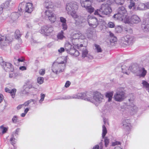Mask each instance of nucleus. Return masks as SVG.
I'll use <instances>...</instances> for the list:
<instances>
[{
  "label": "nucleus",
  "mask_w": 149,
  "mask_h": 149,
  "mask_svg": "<svg viewBox=\"0 0 149 149\" xmlns=\"http://www.w3.org/2000/svg\"><path fill=\"white\" fill-rule=\"evenodd\" d=\"M58 60H61L60 62H54L52 67L53 72L56 74H58L63 72L65 67V63L66 62V57H63L59 58Z\"/></svg>",
  "instance_id": "nucleus-1"
},
{
  "label": "nucleus",
  "mask_w": 149,
  "mask_h": 149,
  "mask_svg": "<svg viewBox=\"0 0 149 149\" xmlns=\"http://www.w3.org/2000/svg\"><path fill=\"white\" fill-rule=\"evenodd\" d=\"M127 16L125 8L123 6H121L118 8L117 10V13L114 14L113 17L115 20H118L124 22Z\"/></svg>",
  "instance_id": "nucleus-2"
},
{
  "label": "nucleus",
  "mask_w": 149,
  "mask_h": 149,
  "mask_svg": "<svg viewBox=\"0 0 149 149\" xmlns=\"http://www.w3.org/2000/svg\"><path fill=\"white\" fill-rule=\"evenodd\" d=\"M112 12V10L110 6L107 3L102 4L101 6L100 9L95 10L94 14L102 17V15H107L110 14Z\"/></svg>",
  "instance_id": "nucleus-3"
},
{
  "label": "nucleus",
  "mask_w": 149,
  "mask_h": 149,
  "mask_svg": "<svg viewBox=\"0 0 149 149\" xmlns=\"http://www.w3.org/2000/svg\"><path fill=\"white\" fill-rule=\"evenodd\" d=\"M91 93H78L76 95L72 96L68 95L63 98V99L68 100L72 98H82L91 102V100L93 98Z\"/></svg>",
  "instance_id": "nucleus-4"
},
{
  "label": "nucleus",
  "mask_w": 149,
  "mask_h": 149,
  "mask_svg": "<svg viewBox=\"0 0 149 149\" xmlns=\"http://www.w3.org/2000/svg\"><path fill=\"white\" fill-rule=\"evenodd\" d=\"M78 8V6L75 3L71 2L66 5V9L67 13L70 15L72 17H77L76 10Z\"/></svg>",
  "instance_id": "nucleus-5"
},
{
  "label": "nucleus",
  "mask_w": 149,
  "mask_h": 149,
  "mask_svg": "<svg viewBox=\"0 0 149 149\" xmlns=\"http://www.w3.org/2000/svg\"><path fill=\"white\" fill-rule=\"evenodd\" d=\"M72 42L75 47L79 45L78 43L82 42V41L86 38L84 34L80 32L73 33L72 35Z\"/></svg>",
  "instance_id": "nucleus-6"
},
{
  "label": "nucleus",
  "mask_w": 149,
  "mask_h": 149,
  "mask_svg": "<svg viewBox=\"0 0 149 149\" xmlns=\"http://www.w3.org/2000/svg\"><path fill=\"white\" fill-rule=\"evenodd\" d=\"M103 100V96L100 92L97 91L93 93V98L91 100V102L97 106Z\"/></svg>",
  "instance_id": "nucleus-7"
},
{
  "label": "nucleus",
  "mask_w": 149,
  "mask_h": 149,
  "mask_svg": "<svg viewBox=\"0 0 149 149\" xmlns=\"http://www.w3.org/2000/svg\"><path fill=\"white\" fill-rule=\"evenodd\" d=\"M92 1L93 0H80L81 6L85 8L90 13L93 12L94 10V8L91 6Z\"/></svg>",
  "instance_id": "nucleus-8"
},
{
  "label": "nucleus",
  "mask_w": 149,
  "mask_h": 149,
  "mask_svg": "<svg viewBox=\"0 0 149 149\" xmlns=\"http://www.w3.org/2000/svg\"><path fill=\"white\" fill-rule=\"evenodd\" d=\"M125 98V93L124 88H118L117 92L113 96L115 100L118 102H121Z\"/></svg>",
  "instance_id": "nucleus-9"
},
{
  "label": "nucleus",
  "mask_w": 149,
  "mask_h": 149,
  "mask_svg": "<svg viewBox=\"0 0 149 149\" xmlns=\"http://www.w3.org/2000/svg\"><path fill=\"white\" fill-rule=\"evenodd\" d=\"M65 50L68 53H69L71 55H74L76 56H78L79 54V52L75 49L68 42L65 43Z\"/></svg>",
  "instance_id": "nucleus-10"
},
{
  "label": "nucleus",
  "mask_w": 149,
  "mask_h": 149,
  "mask_svg": "<svg viewBox=\"0 0 149 149\" xmlns=\"http://www.w3.org/2000/svg\"><path fill=\"white\" fill-rule=\"evenodd\" d=\"M87 21L89 25L93 28H96L99 24V21L97 18L91 15L88 16Z\"/></svg>",
  "instance_id": "nucleus-11"
},
{
  "label": "nucleus",
  "mask_w": 149,
  "mask_h": 149,
  "mask_svg": "<svg viewBox=\"0 0 149 149\" xmlns=\"http://www.w3.org/2000/svg\"><path fill=\"white\" fill-rule=\"evenodd\" d=\"M126 20L124 23L126 24H138L141 21V20L139 17L136 15H133L131 16L130 18L128 16L126 17Z\"/></svg>",
  "instance_id": "nucleus-12"
},
{
  "label": "nucleus",
  "mask_w": 149,
  "mask_h": 149,
  "mask_svg": "<svg viewBox=\"0 0 149 149\" xmlns=\"http://www.w3.org/2000/svg\"><path fill=\"white\" fill-rule=\"evenodd\" d=\"M45 14V17L48 18L51 23H54L56 21V16L52 11L49 10H47Z\"/></svg>",
  "instance_id": "nucleus-13"
},
{
  "label": "nucleus",
  "mask_w": 149,
  "mask_h": 149,
  "mask_svg": "<svg viewBox=\"0 0 149 149\" xmlns=\"http://www.w3.org/2000/svg\"><path fill=\"white\" fill-rule=\"evenodd\" d=\"M53 31V28L51 26L45 25L42 26L40 30L42 34L46 36L49 35Z\"/></svg>",
  "instance_id": "nucleus-14"
},
{
  "label": "nucleus",
  "mask_w": 149,
  "mask_h": 149,
  "mask_svg": "<svg viewBox=\"0 0 149 149\" xmlns=\"http://www.w3.org/2000/svg\"><path fill=\"white\" fill-rule=\"evenodd\" d=\"M122 42L124 44L127 45L131 44L134 41V37L130 35L123 37L122 38Z\"/></svg>",
  "instance_id": "nucleus-15"
},
{
  "label": "nucleus",
  "mask_w": 149,
  "mask_h": 149,
  "mask_svg": "<svg viewBox=\"0 0 149 149\" xmlns=\"http://www.w3.org/2000/svg\"><path fill=\"white\" fill-rule=\"evenodd\" d=\"M11 41V39L5 36L0 35V47H1L7 45Z\"/></svg>",
  "instance_id": "nucleus-16"
},
{
  "label": "nucleus",
  "mask_w": 149,
  "mask_h": 149,
  "mask_svg": "<svg viewBox=\"0 0 149 149\" xmlns=\"http://www.w3.org/2000/svg\"><path fill=\"white\" fill-rule=\"evenodd\" d=\"M0 64L6 71H13V65L10 63L2 61Z\"/></svg>",
  "instance_id": "nucleus-17"
},
{
  "label": "nucleus",
  "mask_w": 149,
  "mask_h": 149,
  "mask_svg": "<svg viewBox=\"0 0 149 149\" xmlns=\"http://www.w3.org/2000/svg\"><path fill=\"white\" fill-rule=\"evenodd\" d=\"M76 48H77L81 52L82 57L84 58L87 57L88 54V51L87 50L86 46H84L82 44H80L77 46Z\"/></svg>",
  "instance_id": "nucleus-18"
},
{
  "label": "nucleus",
  "mask_w": 149,
  "mask_h": 149,
  "mask_svg": "<svg viewBox=\"0 0 149 149\" xmlns=\"http://www.w3.org/2000/svg\"><path fill=\"white\" fill-rule=\"evenodd\" d=\"M136 75L140 77H144L147 73V71L143 68H139L136 72Z\"/></svg>",
  "instance_id": "nucleus-19"
},
{
  "label": "nucleus",
  "mask_w": 149,
  "mask_h": 149,
  "mask_svg": "<svg viewBox=\"0 0 149 149\" xmlns=\"http://www.w3.org/2000/svg\"><path fill=\"white\" fill-rule=\"evenodd\" d=\"M73 18L75 19V24L77 25H79L82 23L85 22L86 21L84 17L78 16L77 14V17Z\"/></svg>",
  "instance_id": "nucleus-20"
},
{
  "label": "nucleus",
  "mask_w": 149,
  "mask_h": 149,
  "mask_svg": "<svg viewBox=\"0 0 149 149\" xmlns=\"http://www.w3.org/2000/svg\"><path fill=\"white\" fill-rule=\"evenodd\" d=\"M45 7L47 9H52L54 7V5L51 0H45L43 3Z\"/></svg>",
  "instance_id": "nucleus-21"
},
{
  "label": "nucleus",
  "mask_w": 149,
  "mask_h": 149,
  "mask_svg": "<svg viewBox=\"0 0 149 149\" xmlns=\"http://www.w3.org/2000/svg\"><path fill=\"white\" fill-rule=\"evenodd\" d=\"M33 6L32 3H28L26 4L25 8V10L26 12L31 13L33 11Z\"/></svg>",
  "instance_id": "nucleus-22"
},
{
  "label": "nucleus",
  "mask_w": 149,
  "mask_h": 149,
  "mask_svg": "<svg viewBox=\"0 0 149 149\" xmlns=\"http://www.w3.org/2000/svg\"><path fill=\"white\" fill-rule=\"evenodd\" d=\"M123 124L124 127L127 130H130L131 127L130 121L128 119L124 120L123 121Z\"/></svg>",
  "instance_id": "nucleus-23"
},
{
  "label": "nucleus",
  "mask_w": 149,
  "mask_h": 149,
  "mask_svg": "<svg viewBox=\"0 0 149 149\" xmlns=\"http://www.w3.org/2000/svg\"><path fill=\"white\" fill-rule=\"evenodd\" d=\"M60 22H61V26L62 29L64 30H67L68 28V26L66 23V20L65 18L63 17H60Z\"/></svg>",
  "instance_id": "nucleus-24"
},
{
  "label": "nucleus",
  "mask_w": 149,
  "mask_h": 149,
  "mask_svg": "<svg viewBox=\"0 0 149 149\" xmlns=\"http://www.w3.org/2000/svg\"><path fill=\"white\" fill-rule=\"evenodd\" d=\"M20 15L21 14H19L18 12H14L12 13L11 15V22H14L16 21Z\"/></svg>",
  "instance_id": "nucleus-25"
},
{
  "label": "nucleus",
  "mask_w": 149,
  "mask_h": 149,
  "mask_svg": "<svg viewBox=\"0 0 149 149\" xmlns=\"http://www.w3.org/2000/svg\"><path fill=\"white\" fill-rule=\"evenodd\" d=\"M5 90L6 92L10 93L13 98H14L17 91L15 88H13L10 90L8 88H6Z\"/></svg>",
  "instance_id": "nucleus-26"
},
{
  "label": "nucleus",
  "mask_w": 149,
  "mask_h": 149,
  "mask_svg": "<svg viewBox=\"0 0 149 149\" xmlns=\"http://www.w3.org/2000/svg\"><path fill=\"white\" fill-rule=\"evenodd\" d=\"M145 4L138 2L136 5V10H143L146 9Z\"/></svg>",
  "instance_id": "nucleus-27"
},
{
  "label": "nucleus",
  "mask_w": 149,
  "mask_h": 149,
  "mask_svg": "<svg viewBox=\"0 0 149 149\" xmlns=\"http://www.w3.org/2000/svg\"><path fill=\"white\" fill-rule=\"evenodd\" d=\"M142 27L144 31H149V20H146L144 23L142 25Z\"/></svg>",
  "instance_id": "nucleus-28"
},
{
  "label": "nucleus",
  "mask_w": 149,
  "mask_h": 149,
  "mask_svg": "<svg viewBox=\"0 0 149 149\" xmlns=\"http://www.w3.org/2000/svg\"><path fill=\"white\" fill-rule=\"evenodd\" d=\"M129 3L128 6L129 8L132 10H136V5H135L133 0L130 1Z\"/></svg>",
  "instance_id": "nucleus-29"
},
{
  "label": "nucleus",
  "mask_w": 149,
  "mask_h": 149,
  "mask_svg": "<svg viewBox=\"0 0 149 149\" xmlns=\"http://www.w3.org/2000/svg\"><path fill=\"white\" fill-rule=\"evenodd\" d=\"M64 33L63 31L61 30L57 35V38L59 40H62L65 38V36H64Z\"/></svg>",
  "instance_id": "nucleus-30"
},
{
  "label": "nucleus",
  "mask_w": 149,
  "mask_h": 149,
  "mask_svg": "<svg viewBox=\"0 0 149 149\" xmlns=\"http://www.w3.org/2000/svg\"><path fill=\"white\" fill-rule=\"evenodd\" d=\"M142 84L143 85V87L146 88L147 89V90H148L149 92V84L146 81L143 80L142 81Z\"/></svg>",
  "instance_id": "nucleus-31"
},
{
  "label": "nucleus",
  "mask_w": 149,
  "mask_h": 149,
  "mask_svg": "<svg viewBox=\"0 0 149 149\" xmlns=\"http://www.w3.org/2000/svg\"><path fill=\"white\" fill-rule=\"evenodd\" d=\"M113 95V92L107 93L106 94V97L108 98V101L109 102L111 101L112 98V96Z\"/></svg>",
  "instance_id": "nucleus-32"
},
{
  "label": "nucleus",
  "mask_w": 149,
  "mask_h": 149,
  "mask_svg": "<svg viewBox=\"0 0 149 149\" xmlns=\"http://www.w3.org/2000/svg\"><path fill=\"white\" fill-rule=\"evenodd\" d=\"M7 130V129L3 126L0 127V135L3 134L5 133Z\"/></svg>",
  "instance_id": "nucleus-33"
},
{
  "label": "nucleus",
  "mask_w": 149,
  "mask_h": 149,
  "mask_svg": "<svg viewBox=\"0 0 149 149\" xmlns=\"http://www.w3.org/2000/svg\"><path fill=\"white\" fill-rule=\"evenodd\" d=\"M94 46L95 47V49L96 50L97 52H102V50L100 45L96 44H95Z\"/></svg>",
  "instance_id": "nucleus-34"
},
{
  "label": "nucleus",
  "mask_w": 149,
  "mask_h": 149,
  "mask_svg": "<svg viewBox=\"0 0 149 149\" xmlns=\"http://www.w3.org/2000/svg\"><path fill=\"white\" fill-rule=\"evenodd\" d=\"M103 145L102 142L100 143L99 145H96L94 146L93 149H102L103 148Z\"/></svg>",
  "instance_id": "nucleus-35"
},
{
  "label": "nucleus",
  "mask_w": 149,
  "mask_h": 149,
  "mask_svg": "<svg viewBox=\"0 0 149 149\" xmlns=\"http://www.w3.org/2000/svg\"><path fill=\"white\" fill-rule=\"evenodd\" d=\"M107 129L104 125L102 126V137L103 138L107 133Z\"/></svg>",
  "instance_id": "nucleus-36"
},
{
  "label": "nucleus",
  "mask_w": 149,
  "mask_h": 149,
  "mask_svg": "<svg viewBox=\"0 0 149 149\" xmlns=\"http://www.w3.org/2000/svg\"><path fill=\"white\" fill-rule=\"evenodd\" d=\"M124 2V0H114L113 3L115 2L118 5H122L123 4Z\"/></svg>",
  "instance_id": "nucleus-37"
},
{
  "label": "nucleus",
  "mask_w": 149,
  "mask_h": 149,
  "mask_svg": "<svg viewBox=\"0 0 149 149\" xmlns=\"http://www.w3.org/2000/svg\"><path fill=\"white\" fill-rule=\"evenodd\" d=\"M44 79L43 77H38L37 78V82L39 84H41L44 82Z\"/></svg>",
  "instance_id": "nucleus-38"
},
{
  "label": "nucleus",
  "mask_w": 149,
  "mask_h": 149,
  "mask_svg": "<svg viewBox=\"0 0 149 149\" xmlns=\"http://www.w3.org/2000/svg\"><path fill=\"white\" fill-rule=\"evenodd\" d=\"M35 101V100L34 99H30L24 102V104H23V106L24 105L25 106H28L31 102H34Z\"/></svg>",
  "instance_id": "nucleus-39"
},
{
  "label": "nucleus",
  "mask_w": 149,
  "mask_h": 149,
  "mask_svg": "<svg viewBox=\"0 0 149 149\" xmlns=\"http://www.w3.org/2000/svg\"><path fill=\"white\" fill-rule=\"evenodd\" d=\"M14 0H7L4 4V8H6L9 6L10 3L11 1H13Z\"/></svg>",
  "instance_id": "nucleus-40"
},
{
  "label": "nucleus",
  "mask_w": 149,
  "mask_h": 149,
  "mask_svg": "<svg viewBox=\"0 0 149 149\" xmlns=\"http://www.w3.org/2000/svg\"><path fill=\"white\" fill-rule=\"evenodd\" d=\"M116 31L118 33L121 32L123 30V27L122 26H118L115 28Z\"/></svg>",
  "instance_id": "nucleus-41"
},
{
  "label": "nucleus",
  "mask_w": 149,
  "mask_h": 149,
  "mask_svg": "<svg viewBox=\"0 0 149 149\" xmlns=\"http://www.w3.org/2000/svg\"><path fill=\"white\" fill-rule=\"evenodd\" d=\"M15 38L18 39L20 37L19 31V30H17L15 32Z\"/></svg>",
  "instance_id": "nucleus-42"
},
{
  "label": "nucleus",
  "mask_w": 149,
  "mask_h": 149,
  "mask_svg": "<svg viewBox=\"0 0 149 149\" xmlns=\"http://www.w3.org/2000/svg\"><path fill=\"white\" fill-rule=\"evenodd\" d=\"M10 141L12 145H13L15 144L16 141V140L14 138L13 136L10 139Z\"/></svg>",
  "instance_id": "nucleus-43"
},
{
  "label": "nucleus",
  "mask_w": 149,
  "mask_h": 149,
  "mask_svg": "<svg viewBox=\"0 0 149 149\" xmlns=\"http://www.w3.org/2000/svg\"><path fill=\"white\" fill-rule=\"evenodd\" d=\"M110 40L111 42H114L116 41L117 38L116 37L112 36L110 37Z\"/></svg>",
  "instance_id": "nucleus-44"
},
{
  "label": "nucleus",
  "mask_w": 149,
  "mask_h": 149,
  "mask_svg": "<svg viewBox=\"0 0 149 149\" xmlns=\"http://www.w3.org/2000/svg\"><path fill=\"white\" fill-rule=\"evenodd\" d=\"M17 74L16 73H11L9 74V77L11 78H15L17 77Z\"/></svg>",
  "instance_id": "nucleus-45"
},
{
  "label": "nucleus",
  "mask_w": 149,
  "mask_h": 149,
  "mask_svg": "<svg viewBox=\"0 0 149 149\" xmlns=\"http://www.w3.org/2000/svg\"><path fill=\"white\" fill-rule=\"evenodd\" d=\"M108 27L109 28H113L115 26V24L114 23L112 22H109L107 24Z\"/></svg>",
  "instance_id": "nucleus-46"
},
{
  "label": "nucleus",
  "mask_w": 149,
  "mask_h": 149,
  "mask_svg": "<svg viewBox=\"0 0 149 149\" xmlns=\"http://www.w3.org/2000/svg\"><path fill=\"white\" fill-rule=\"evenodd\" d=\"M45 95L44 94L41 93L40 94V99L39 100V103H41L44 100Z\"/></svg>",
  "instance_id": "nucleus-47"
},
{
  "label": "nucleus",
  "mask_w": 149,
  "mask_h": 149,
  "mask_svg": "<svg viewBox=\"0 0 149 149\" xmlns=\"http://www.w3.org/2000/svg\"><path fill=\"white\" fill-rule=\"evenodd\" d=\"M104 143H105V146L106 147H107L108 146V145L109 143V139H108L107 137H105L104 138Z\"/></svg>",
  "instance_id": "nucleus-48"
},
{
  "label": "nucleus",
  "mask_w": 149,
  "mask_h": 149,
  "mask_svg": "<svg viewBox=\"0 0 149 149\" xmlns=\"http://www.w3.org/2000/svg\"><path fill=\"white\" fill-rule=\"evenodd\" d=\"M120 143L119 142L115 141L112 142V145L113 146H116L120 145Z\"/></svg>",
  "instance_id": "nucleus-49"
},
{
  "label": "nucleus",
  "mask_w": 149,
  "mask_h": 149,
  "mask_svg": "<svg viewBox=\"0 0 149 149\" xmlns=\"http://www.w3.org/2000/svg\"><path fill=\"white\" fill-rule=\"evenodd\" d=\"M45 70L44 69H41L39 71V73L40 75H43L45 73Z\"/></svg>",
  "instance_id": "nucleus-50"
},
{
  "label": "nucleus",
  "mask_w": 149,
  "mask_h": 149,
  "mask_svg": "<svg viewBox=\"0 0 149 149\" xmlns=\"http://www.w3.org/2000/svg\"><path fill=\"white\" fill-rule=\"evenodd\" d=\"M17 117L16 116H14L12 119V121L13 123H15L17 121Z\"/></svg>",
  "instance_id": "nucleus-51"
},
{
  "label": "nucleus",
  "mask_w": 149,
  "mask_h": 149,
  "mask_svg": "<svg viewBox=\"0 0 149 149\" xmlns=\"http://www.w3.org/2000/svg\"><path fill=\"white\" fill-rule=\"evenodd\" d=\"M137 107L135 106H133L132 107L131 110L133 111H136L137 110Z\"/></svg>",
  "instance_id": "nucleus-52"
},
{
  "label": "nucleus",
  "mask_w": 149,
  "mask_h": 149,
  "mask_svg": "<svg viewBox=\"0 0 149 149\" xmlns=\"http://www.w3.org/2000/svg\"><path fill=\"white\" fill-rule=\"evenodd\" d=\"M65 50V49L64 48L61 47L58 50V51L59 53H61L64 52Z\"/></svg>",
  "instance_id": "nucleus-53"
},
{
  "label": "nucleus",
  "mask_w": 149,
  "mask_h": 149,
  "mask_svg": "<svg viewBox=\"0 0 149 149\" xmlns=\"http://www.w3.org/2000/svg\"><path fill=\"white\" fill-rule=\"evenodd\" d=\"M70 84V82L69 81H67L65 84V86L66 88L68 87Z\"/></svg>",
  "instance_id": "nucleus-54"
},
{
  "label": "nucleus",
  "mask_w": 149,
  "mask_h": 149,
  "mask_svg": "<svg viewBox=\"0 0 149 149\" xmlns=\"http://www.w3.org/2000/svg\"><path fill=\"white\" fill-rule=\"evenodd\" d=\"M3 100V96L1 94H0V103Z\"/></svg>",
  "instance_id": "nucleus-55"
},
{
  "label": "nucleus",
  "mask_w": 149,
  "mask_h": 149,
  "mask_svg": "<svg viewBox=\"0 0 149 149\" xmlns=\"http://www.w3.org/2000/svg\"><path fill=\"white\" fill-rule=\"evenodd\" d=\"M23 104L19 105L17 107V108L18 110H19L20 109H21L23 107Z\"/></svg>",
  "instance_id": "nucleus-56"
},
{
  "label": "nucleus",
  "mask_w": 149,
  "mask_h": 149,
  "mask_svg": "<svg viewBox=\"0 0 149 149\" xmlns=\"http://www.w3.org/2000/svg\"><path fill=\"white\" fill-rule=\"evenodd\" d=\"M19 69L22 70H24L26 69V68L24 66H23L20 67L19 68Z\"/></svg>",
  "instance_id": "nucleus-57"
},
{
  "label": "nucleus",
  "mask_w": 149,
  "mask_h": 149,
  "mask_svg": "<svg viewBox=\"0 0 149 149\" xmlns=\"http://www.w3.org/2000/svg\"><path fill=\"white\" fill-rule=\"evenodd\" d=\"M146 9H149V2H148L146 3Z\"/></svg>",
  "instance_id": "nucleus-58"
},
{
  "label": "nucleus",
  "mask_w": 149,
  "mask_h": 149,
  "mask_svg": "<svg viewBox=\"0 0 149 149\" xmlns=\"http://www.w3.org/2000/svg\"><path fill=\"white\" fill-rule=\"evenodd\" d=\"M122 71L123 73H125L126 74H127V75H128L129 74V73L128 72L125 71V70H123V68H122Z\"/></svg>",
  "instance_id": "nucleus-59"
},
{
  "label": "nucleus",
  "mask_w": 149,
  "mask_h": 149,
  "mask_svg": "<svg viewBox=\"0 0 149 149\" xmlns=\"http://www.w3.org/2000/svg\"><path fill=\"white\" fill-rule=\"evenodd\" d=\"M22 10H23L21 8H19V12L18 13H19V14H21V15L22 14V13L21 12H22Z\"/></svg>",
  "instance_id": "nucleus-60"
},
{
  "label": "nucleus",
  "mask_w": 149,
  "mask_h": 149,
  "mask_svg": "<svg viewBox=\"0 0 149 149\" xmlns=\"http://www.w3.org/2000/svg\"><path fill=\"white\" fill-rule=\"evenodd\" d=\"M3 7H0V15H1L3 12Z\"/></svg>",
  "instance_id": "nucleus-61"
},
{
  "label": "nucleus",
  "mask_w": 149,
  "mask_h": 149,
  "mask_svg": "<svg viewBox=\"0 0 149 149\" xmlns=\"http://www.w3.org/2000/svg\"><path fill=\"white\" fill-rule=\"evenodd\" d=\"M29 108H26L24 110V112L26 114L29 111Z\"/></svg>",
  "instance_id": "nucleus-62"
},
{
  "label": "nucleus",
  "mask_w": 149,
  "mask_h": 149,
  "mask_svg": "<svg viewBox=\"0 0 149 149\" xmlns=\"http://www.w3.org/2000/svg\"><path fill=\"white\" fill-rule=\"evenodd\" d=\"M87 57L88 58H89L90 59H92L93 58V56H91V55H90L88 54L87 55Z\"/></svg>",
  "instance_id": "nucleus-63"
},
{
  "label": "nucleus",
  "mask_w": 149,
  "mask_h": 149,
  "mask_svg": "<svg viewBox=\"0 0 149 149\" xmlns=\"http://www.w3.org/2000/svg\"><path fill=\"white\" fill-rule=\"evenodd\" d=\"M115 149H122V148L120 146H117L115 147Z\"/></svg>",
  "instance_id": "nucleus-64"
}]
</instances>
